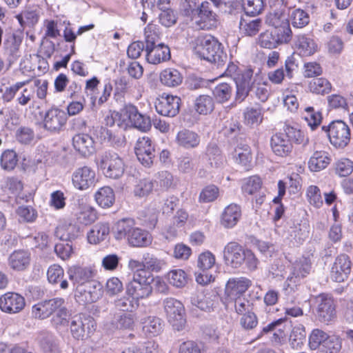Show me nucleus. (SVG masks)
<instances>
[{
	"label": "nucleus",
	"mask_w": 353,
	"mask_h": 353,
	"mask_svg": "<svg viewBox=\"0 0 353 353\" xmlns=\"http://www.w3.org/2000/svg\"><path fill=\"white\" fill-rule=\"evenodd\" d=\"M309 88L313 93L325 94L331 91L332 85L325 78H315L310 82Z\"/></svg>",
	"instance_id": "obj_55"
},
{
	"label": "nucleus",
	"mask_w": 353,
	"mask_h": 353,
	"mask_svg": "<svg viewBox=\"0 0 353 353\" xmlns=\"http://www.w3.org/2000/svg\"><path fill=\"white\" fill-rule=\"evenodd\" d=\"M160 81L165 86L174 88L182 83L183 76L174 68H166L160 73Z\"/></svg>",
	"instance_id": "obj_41"
},
{
	"label": "nucleus",
	"mask_w": 353,
	"mask_h": 353,
	"mask_svg": "<svg viewBox=\"0 0 353 353\" xmlns=\"http://www.w3.org/2000/svg\"><path fill=\"white\" fill-rule=\"evenodd\" d=\"M332 159L328 152L323 150L314 152L308 161V168L312 172H319L326 168Z\"/></svg>",
	"instance_id": "obj_36"
},
{
	"label": "nucleus",
	"mask_w": 353,
	"mask_h": 353,
	"mask_svg": "<svg viewBox=\"0 0 353 353\" xmlns=\"http://www.w3.org/2000/svg\"><path fill=\"white\" fill-rule=\"evenodd\" d=\"M270 145L273 152L279 157H286L290 154L292 145L286 135L275 134L271 138Z\"/></svg>",
	"instance_id": "obj_33"
},
{
	"label": "nucleus",
	"mask_w": 353,
	"mask_h": 353,
	"mask_svg": "<svg viewBox=\"0 0 353 353\" xmlns=\"http://www.w3.org/2000/svg\"><path fill=\"white\" fill-rule=\"evenodd\" d=\"M274 37L279 45L288 43L292 39V32L288 22L275 28L273 30Z\"/></svg>",
	"instance_id": "obj_50"
},
{
	"label": "nucleus",
	"mask_w": 353,
	"mask_h": 353,
	"mask_svg": "<svg viewBox=\"0 0 353 353\" xmlns=\"http://www.w3.org/2000/svg\"><path fill=\"white\" fill-rule=\"evenodd\" d=\"M146 60L151 64H159L168 61L170 57V50L168 46L158 43L156 46L145 50Z\"/></svg>",
	"instance_id": "obj_31"
},
{
	"label": "nucleus",
	"mask_w": 353,
	"mask_h": 353,
	"mask_svg": "<svg viewBox=\"0 0 353 353\" xmlns=\"http://www.w3.org/2000/svg\"><path fill=\"white\" fill-rule=\"evenodd\" d=\"M64 304L65 299L60 297L42 301L32 307L31 314L35 319H46Z\"/></svg>",
	"instance_id": "obj_16"
},
{
	"label": "nucleus",
	"mask_w": 353,
	"mask_h": 353,
	"mask_svg": "<svg viewBox=\"0 0 353 353\" xmlns=\"http://www.w3.org/2000/svg\"><path fill=\"white\" fill-rule=\"evenodd\" d=\"M217 297L210 294H204L203 292H197L190 297L191 303L203 311H210L213 308Z\"/></svg>",
	"instance_id": "obj_38"
},
{
	"label": "nucleus",
	"mask_w": 353,
	"mask_h": 353,
	"mask_svg": "<svg viewBox=\"0 0 353 353\" xmlns=\"http://www.w3.org/2000/svg\"><path fill=\"white\" fill-rule=\"evenodd\" d=\"M341 340L335 336H329L319 350V353H339L341 349Z\"/></svg>",
	"instance_id": "obj_64"
},
{
	"label": "nucleus",
	"mask_w": 353,
	"mask_h": 353,
	"mask_svg": "<svg viewBox=\"0 0 353 353\" xmlns=\"http://www.w3.org/2000/svg\"><path fill=\"white\" fill-rule=\"evenodd\" d=\"M119 117V114H116ZM119 118L126 125H132L143 132L149 130L151 128V121L149 117L139 112L136 106L128 104L121 111Z\"/></svg>",
	"instance_id": "obj_9"
},
{
	"label": "nucleus",
	"mask_w": 353,
	"mask_h": 353,
	"mask_svg": "<svg viewBox=\"0 0 353 353\" xmlns=\"http://www.w3.org/2000/svg\"><path fill=\"white\" fill-rule=\"evenodd\" d=\"M141 274H134L132 279L126 286L127 294L132 296V299H139L148 297L152 292L151 282L153 278L148 272H141Z\"/></svg>",
	"instance_id": "obj_5"
},
{
	"label": "nucleus",
	"mask_w": 353,
	"mask_h": 353,
	"mask_svg": "<svg viewBox=\"0 0 353 353\" xmlns=\"http://www.w3.org/2000/svg\"><path fill=\"white\" fill-rule=\"evenodd\" d=\"M163 306L168 321L175 330H181L186 323L183 303L174 298L168 297L164 299Z\"/></svg>",
	"instance_id": "obj_10"
},
{
	"label": "nucleus",
	"mask_w": 353,
	"mask_h": 353,
	"mask_svg": "<svg viewBox=\"0 0 353 353\" xmlns=\"http://www.w3.org/2000/svg\"><path fill=\"white\" fill-rule=\"evenodd\" d=\"M336 174L341 177L349 176L353 172V162L347 158L337 161L334 165Z\"/></svg>",
	"instance_id": "obj_62"
},
{
	"label": "nucleus",
	"mask_w": 353,
	"mask_h": 353,
	"mask_svg": "<svg viewBox=\"0 0 353 353\" xmlns=\"http://www.w3.org/2000/svg\"><path fill=\"white\" fill-rule=\"evenodd\" d=\"M294 46L298 53L302 57L314 54L318 48L314 40L307 34H299L294 36Z\"/></svg>",
	"instance_id": "obj_27"
},
{
	"label": "nucleus",
	"mask_w": 353,
	"mask_h": 353,
	"mask_svg": "<svg viewBox=\"0 0 353 353\" xmlns=\"http://www.w3.org/2000/svg\"><path fill=\"white\" fill-rule=\"evenodd\" d=\"M214 108V102L212 97L202 94L194 101V110L200 114L206 115L211 113Z\"/></svg>",
	"instance_id": "obj_47"
},
{
	"label": "nucleus",
	"mask_w": 353,
	"mask_h": 353,
	"mask_svg": "<svg viewBox=\"0 0 353 353\" xmlns=\"http://www.w3.org/2000/svg\"><path fill=\"white\" fill-rule=\"evenodd\" d=\"M216 14L214 12L208 1L202 2L192 19L201 29H210L216 25Z\"/></svg>",
	"instance_id": "obj_23"
},
{
	"label": "nucleus",
	"mask_w": 353,
	"mask_h": 353,
	"mask_svg": "<svg viewBox=\"0 0 353 353\" xmlns=\"http://www.w3.org/2000/svg\"><path fill=\"white\" fill-rule=\"evenodd\" d=\"M154 183L152 180L148 179H142L139 180L134 185L133 194L136 197H147L152 193Z\"/></svg>",
	"instance_id": "obj_49"
},
{
	"label": "nucleus",
	"mask_w": 353,
	"mask_h": 353,
	"mask_svg": "<svg viewBox=\"0 0 353 353\" xmlns=\"http://www.w3.org/2000/svg\"><path fill=\"white\" fill-rule=\"evenodd\" d=\"M97 219V211L90 206H84L77 214V221L83 225H88Z\"/></svg>",
	"instance_id": "obj_54"
},
{
	"label": "nucleus",
	"mask_w": 353,
	"mask_h": 353,
	"mask_svg": "<svg viewBox=\"0 0 353 353\" xmlns=\"http://www.w3.org/2000/svg\"><path fill=\"white\" fill-rule=\"evenodd\" d=\"M100 168L106 177L118 179L125 172L123 159L116 152H105L101 158Z\"/></svg>",
	"instance_id": "obj_8"
},
{
	"label": "nucleus",
	"mask_w": 353,
	"mask_h": 353,
	"mask_svg": "<svg viewBox=\"0 0 353 353\" xmlns=\"http://www.w3.org/2000/svg\"><path fill=\"white\" fill-rule=\"evenodd\" d=\"M134 150L138 160L142 165L150 167L153 163L155 157L154 148L149 137L139 138L136 143Z\"/></svg>",
	"instance_id": "obj_21"
},
{
	"label": "nucleus",
	"mask_w": 353,
	"mask_h": 353,
	"mask_svg": "<svg viewBox=\"0 0 353 353\" xmlns=\"http://www.w3.org/2000/svg\"><path fill=\"white\" fill-rule=\"evenodd\" d=\"M54 314L52 318V323L54 327L57 330H60L61 329L67 327L70 325V312L68 310L64 305H61V306L57 308V311H55Z\"/></svg>",
	"instance_id": "obj_44"
},
{
	"label": "nucleus",
	"mask_w": 353,
	"mask_h": 353,
	"mask_svg": "<svg viewBox=\"0 0 353 353\" xmlns=\"http://www.w3.org/2000/svg\"><path fill=\"white\" fill-rule=\"evenodd\" d=\"M40 345L43 353H61L59 339L52 333L43 332L40 334Z\"/></svg>",
	"instance_id": "obj_37"
},
{
	"label": "nucleus",
	"mask_w": 353,
	"mask_h": 353,
	"mask_svg": "<svg viewBox=\"0 0 353 353\" xmlns=\"http://www.w3.org/2000/svg\"><path fill=\"white\" fill-rule=\"evenodd\" d=\"M196 52L201 59L216 63L218 66L221 65L227 59L221 43L211 35L199 37L197 39Z\"/></svg>",
	"instance_id": "obj_3"
},
{
	"label": "nucleus",
	"mask_w": 353,
	"mask_h": 353,
	"mask_svg": "<svg viewBox=\"0 0 353 353\" xmlns=\"http://www.w3.org/2000/svg\"><path fill=\"white\" fill-rule=\"evenodd\" d=\"M97 182L95 171L90 166L77 168L72 174V183L77 190H89L94 187Z\"/></svg>",
	"instance_id": "obj_12"
},
{
	"label": "nucleus",
	"mask_w": 353,
	"mask_h": 353,
	"mask_svg": "<svg viewBox=\"0 0 353 353\" xmlns=\"http://www.w3.org/2000/svg\"><path fill=\"white\" fill-rule=\"evenodd\" d=\"M311 265L310 259L305 256H302L293 263L290 274L283 284V291L288 301L294 302V293L298 290L301 280L310 274Z\"/></svg>",
	"instance_id": "obj_2"
},
{
	"label": "nucleus",
	"mask_w": 353,
	"mask_h": 353,
	"mask_svg": "<svg viewBox=\"0 0 353 353\" xmlns=\"http://www.w3.org/2000/svg\"><path fill=\"white\" fill-rule=\"evenodd\" d=\"M3 36L4 53L8 57L9 61L12 62L19 57V48L23 41V32L2 23L0 24V46Z\"/></svg>",
	"instance_id": "obj_4"
},
{
	"label": "nucleus",
	"mask_w": 353,
	"mask_h": 353,
	"mask_svg": "<svg viewBox=\"0 0 353 353\" xmlns=\"http://www.w3.org/2000/svg\"><path fill=\"white\" fill-rule=\"evenodd\" d=\"M316 316L321 322L327 323L336 316L334 299L327 294H320L316 298Z\"/></svg>",
	"instance_id": "obj_17"
},
{
	"label": "nucleus",
	"mask_w": 353,
	"mask_h": 353,
	"mask_svg": "<svg viewBox=\"0 0 353 353\" xmlns=\"http://www.w3.org/2000/svg\"><path fill=\"white\" fill-rule=\"evenodd\" d=\"M67 273L70 280L76 287L96 283L91 281L94 277V273L89 268L72 266L68 270Z\"/></svg>",
	"instance_id": "obj_25"
},
{
	"label": "nucleus",
	"mask_w": 353,
	"mask_h": 353,
	"mask_svg": "<svg viewBox=\"0 0 353 353\" xmlns=\"http://www.w3.org/2000/svg\"><path fill=\"white\" fill-rule=\"evenodd\" d=\"M205 156L210 168H219L223 165L224 157L215 143H210L208 144Z\"/></svg>",
	"instance_id": "obj_43"
},
{
	"label": "nucleus",
	"mask_w": 353,
	"mask_h": 353,
	"mask_svg": "<svg viewBox=\"0 0 353 353\" xmlns=\"http://www.w3.org/2000/svg\"><path fill=\"white\" fill-rule=\"evenodd\" d=\"M224 303L228 308L234 307L235 312L239 315L254 310L253 301L246 296H242L234 300L224 302Z\"/></svg>",
	"instance_id": "obj_39"
},
{
	"label": "nucleus",
	"mask_w": 353,
	"mask_h": 353,
	"mask_svg": "<svg viewBox=\"0 0 353 353\" xmlns=\"http://www.w3.org/2000/svg\"><path fill=\"white\" fill-rule=\"evenodd\" d=\"M200 141V136L196 132L187 129L179 131L176 137V143L188 150L198 147Z\"/></svg>",
	"instance_id": "obj_35"
},
{
	"label": "nucleus",
	"mask_w": 353,
	"mask_h": 353,
	"mask_svg": "<svg viewBox=\"0 0 353 353\" xmlns=\"http://www.w3.org/2000/svg\"><path fill=\"white\" fill-rule=\"evenodd\" d=\"M181 99L177 96L162 95L155 104L157 112L165 117L176 116L180 109Z\"/></svg>",
	"instance_id": "obj_22"
},
{
	"label": "nucleus",
	"mask_w": 353,
	"mask_h": 353,
	"mask_svg": "<svg viewBox=\"0 0 353 353\" xmlns=\"http://www.w3.org/2000/svg\"><path fill=\"white\" fill-rule=\"evenodd\" d=\"M80 233V225L70 219L63 221L57 227L55 230L56 236L65 241H70L77 239Z\"/></svg>",
	"instance_id": "obj_26"
},
{
	"label": "nucleus",
	"mask_w": 353,
	"mask_h": 353,
	"mask_svg": "<svg viewBox=\"0 0 353 353\" xmlns=\"http://www.w3.org/2000/svg\"><path fill=\"white\" fill-rule=\"evenodd\" d=\"M252 92L262 102L266 101L270 95L268 85L262 82L258 76L253 77Z\"/></svg>",
	"instance_id": "obj_53"
},
{
	"label": "nucleus",
	"mask_w": 353,
	"mask_h": 353,
	"mask_svg": "<svg viewBox=\"0 0 353 353\" xmlns=\"http://www.w3.org/2000/svg\"><path fill=\"white\" fill-rule=\"evenodd\" d=\"M26 306L25 298L17 292H8L0 296V309L8 314H17Z\"/></svg>",
	"instance_id": "obj_18"
},
{
	"label": "nucleus",
	"mask_w": 353,
	"mask_h": 353,
	"mask_svg": "<svg viewBox=\"0 0 353 353\" xmlns=\"http://www.w3.org/2000/svg\"><path fill=\"white\" fill-rule=\"evenodd\" d=\"M219 194V190L216 185H207L200 192L199 201L200 203L213 202L217 199Z\"/></svg>",
	"instance_id": "obj_63"
},
{
	"label": "nucleus",
	"mask_w": 353,
	"mask_h": 353,
	"mask_svg": "<svg viewBox=\"0 0 353 353\" xmlns=\"http://www.w3.org/2000/svg\"><path fill=\"white\" fill-rule=\"evenodd\" d=\"M234 158L236 163L247 168L252 161L250 148L247 144H239L234 150Z\"/></svg>",
	"instance_id": "obj_46"
},
{
	"label": "nucleus",
	"mask_w": 353,
	"mask_h": 353,
	"mask_svg": "<svg viewBox=\"0 0 353 353\" xmlns=\"http://www.w3.org/2000/svg\"><path fill=\"white\" fill-rule=\"evenodd\" d=\"M253 79V71L252 70H246L237 78H235V83L236 87V101L239 102L243 101L248 96L250 92H252Z\"/></svg>",
	"instance_id": "obj_24"
},
{
	"label": "nucleus",
	"mask_w": 353,
	"mask_h": 353,
	"mask_svg": "<svg viewBox=\"0 0 353 353\" xmlns=\"http://www.w3.org/2000/svg\"><path fill=\"white\" fill-rule=\"evenodd\" d=\"M72 145L75 150L83 157H88L95 151L94 141L91 136L79 133L72 138Z\"/></svg>",
	"instance_id": "obj_30"
},
{
	"label": "nucleus",
	"mask_w": 353,
	"mask_h": 353,
	"mask_svg": "<svg viewBox=\"0 0 353 353\" xmlns=\"http://www.w3.org/2000/svg\"><path fill=\"white\" fill-rule=\"evenodd\" d=\"M23 29L26 27H33L39 20V15L35 10H26L16 16Z\"/></svg>",
	"instance_id": "obj_51"
},
{
	"label": "nucleus",
	"mask_w": 353,
	"mask_h": 353,
	"mask_svg": "<svg viewBox=\"0 0 353 353\" xmlns=\"http://www.w3.org/2000/svg\"><path fill=\"white\" fill-rule=\"evenodd\" d=\"M352 272V261L345 254L339 255L331 268L330 278L332 281L341 283L349 277Z\"/></svg>",
	"instance_id": "obj_15"
},
{
	"label": "nucleus",
	"mask_w": 353,
	"mask_h": 353,
	"mask_svg": "<svg viewBox=\"0 0 353 353\" xmlns=\"http://www.w3.org/2000/svg\"><path fill=\"white\" fill-rule=\"evenodd\" d=\"M245 123L250 125H258L263 121V111L259 107L248 108L244 112Z\"/></svg>",
	"instance_id": "obj_59"
},
{
	"label": "nucleus",
	"mask_w": 353,
	"mask_h": 353,
	"mask_svg": "<svg viewBox=\"0 0 353 353\" xmlns=\"http://www.w3.org/2000/svg\"><path fill=\"white\" fill-rule=\"evenodd\" d=\"M143 259L145 270H148L152 272H159L166 266V263L164 260L159 259L152 254H145L143 255Z\"/></svg>",
	"instance_id": "obj_52"
},
{
	"label": "nucleus",
	"mask_w": 353,
	"mask_h": 353,
	"mask_svg": "<svg viewBox=\"0 0 353 353\" xmlns=\"http://www.w3.org/2000/svg\"><path fill=\"white\" fill-rule=\"evenodd\" d=\"M252 285V281L245 277L230 279L225 288L224 302L245 296V293Z\"/></svg>",
	"instance_id": "obj_19"
},
{
	"label": "nucleus",
	"mask_w": 353,
	"mask_h": 353,
	"mask_svg": "<svg viewBox=\"0 0 353 353\" xmlns=\"http://www.w3.org/2000/svg\"><path fill=\"white\" fill-rule=\"evenodd\" d=\"M306 332L303 325L294 327L290 336V343L292 348L299 349L303 345Z\"/></svg>",
	"instance_id": "obj_56"
},
{
	"label": "nucleus",
	"mask_w": 353,
	"mask_h": 353,
	"mask_svg": "<svg viewBox=\"0 0 353 353\" xmlns=\"http://www.w3.org/2000/svg\"><path fill=\"white\" fill-rule=\"evenodd\" d=\"M114 193L113 190L108 186L100 188L95 194L97 203L102 208H109L114 202Z\"/></svg>",
	"instance_id": "obj_48"
},
{
	"label": "nucleus",
	"mask_w": 353,
	"mask_h": 353,
	"mask_svg": "<svg viewBox=\"0 0 353 353\" xmlns=\"http://www.w3.org/2000/svg\"><path fill=\"white\" fill-rule=\"evenodd\" d=\"M250 15L241 17L239 28L240 33L246 37H254L256 35L262 28V20L259 18L252 19Z\"/></svg>",
	"instance_id": "obj_34"
},
{
	"label": "nucleus",
	"mask_w": 353,
	"mask_h": 353,
	"mask_svg": "<svg viewBox=\"0 0 353 353\" xmlns=\"http://www.w3.org/2000/svg\"><path fill=\"white\" fill-rule=\"evenodd\" d=\"M285 237L293 244H301L309 235V224L306 221L296 220L287 223Z\"/></svg>",
	"instance_id": "obj_14"
},
{
	"label": "nucleus",
	"mask_w": 353,
	"mask_h": 353,
	"mask_svg": "<svg viewBox=\"0 0 353 353\" xmlns=\"http://www.w3.org/2000/svg\"><path fill=\"white\" fill-rule=\"evenodd\" d=\"M69 326L70 334L76 340L87 339L96 330L94 319L85 314L75 315L72 317Z\"/></svg>",
	"instance_id": "obj_7"
},
{
	"label": "nucleus",
	"mask_w": 353,
	"mask_h": 353,
	"mask_svg": "<svg viewBox=\"0 0 353 353\" xmlns=\"http://www.w3.org/2000/svg\"><path fill=\"white\" fill-rule=\"evenodd\" d=\"M329 336L321 330L314 329L309 336V347L311 350H319Z\"/></svg>",
	"instance_id": "obj_57"
},
{
	"label": "nucleus",
	"mask_w": 353,
	"mask_h": 353,
	"mask_svg": "<svg viewBox=\"0 0 353 353\" xmlns=\"http://www.w3.org/2000/svg\"><path fill=\"white\" fill-rule=\"evenodd\" d=\"M265 0H243V9L248 15L255 16L261 12Z\"/></svg>",
	"instance_id": "obj_61"
},
{
	"label": "nucleus",
	"mask_w": 353,
	"mask_h": 353,
	"mask_svg": "<svg viewBox=\"0 0 353 353\" xmlns=\"http://www.w3.org/2000/svg\"><path fill=\"white\" fill-rule=\"evenodd\" d=\"M245 250L239 243L230 242L224 248V259L232 267L239 268L245 259Z\"/></svg>",
	"instance_id": "obj_29"
},
{
	"label": "nucleus",
	"mask_w": 353,
	"mask_h": 353,
	"mask_svg": "<svg viewBox=\"0 0 353 353\" xmlns=\"http://www.w3.org/2000/svg\"><path fill=\"white\" fill-rule=\"evenodd\" d=\"M109 233L108 223H98L88 233V240L90 243L97 244L106 239Z\"/></svg>",
	"instance_id": "obj_40"
},
{
	"label": "nucleus",
	"mask_w": 353,
	"mask_h": 353,
	"mask_svg": "<svg viewBox=\"0 0 353 353\" xmlns=\"http://www.w3.org/2000/svg\"><path fill=\"white\" fill-rule=\"evenodd\" d=\"M143 324V331L149 337L157 336L163 331V321L158 317L148 316Z\"/></svg>",
	"instance_id": "obj_45"
},
{
	"label": "nucleus",
	"mask_w": 353,
	"mask_h": 353,
	"mask_svg": "<svg viewBox=\"0 0 353 353\" xmlns=\"http://www.w3.org/2000/svg\"><path fill=\"white\" fill-rule=\"evenodd\" d=\"M67 120L68 115L64 110L52 108L43 116V128L51 133H59L64 128Z\"/></svg>",
	"instance_id": "obj_13"
},
{
	"label": "nucleus",
	"mask_w": 353,
	"mask_h": 353,
	"mask_svg": "<svg viewBox=\"0 0 353 353\" xmlns=\"http://www.w3.org/2000/svg\"><path fill=\"white\" fill-rule=\"evenodd\" d=\"M113 231L117 239H125L132 247H146L152 243V236L149 232L137 227L132 219L119 220L115 223Z\"/></svg>",
	"instance_id": "obj_1"
},
{
	"label": "nucleus",
	"mask_w": 353,
	"mask_h": 353,
	"mask_svg": "<svg viewBox=\"0 0 353 353\" xmlns=\"http://www.w3.org/2000/svg\"><path fill=\"white\" fill-rule=\"evenodd\" d=\"M102 295L99 283L87 284L76 287L75 299L81 305L96 302Z\"/></svg>",
	"instance_id": "obj_20"
},
{
	"label": "nucleus",
	"mask_w": 353,
	"mask_h": 353,
	"mask_svg": "<svg viewBox=\"0 0 353 353\" xmlns=\"http://www.w3.org/2000/svg\"><path fill=\"white\" fill-rule=\"evenodd\" d=\"M322 130L327 134L330 143L336 148H344L350 143V128L341 120L334 121L327 126L323 125Z\"/></svg>",
	"instance_id": "obj_6"
},
{
	"label": "nucleus",
	"mask_w": 353,
	"mask_h": 353,
	"mask_svg": "<svg viewBox=\"0 0 353 353\" xmlns=\"http://www.w3.org/2000/svg\"><path fill=\"white\" fill-rule=\"evenodd\" d=\"M64 270L57 264H53L48 268L47 277L49 283L56 285L60 283V288L65 290L68 288V282L63 279Z\"/></svg>",
	"instance_id": "obj_42"
},
{
	"label": "nucleus",
	"mask_w": 353,
	"mask_h": 353,
	"mask_svg": "<svg viewBox=\"0 0 353 353\" xmlns=\"http://www.w3.org/2000/svg\"><path fill=\"white\" fill-rule=\"evenodd\" d=\"M25 81L17 82L15 84L6 88L3 99L7 102L11 101L16 97V101L21 106L28 105L34 101V90L33 88H23Z\"/></svg>",
	"instance_id": "obj_11"
},
{
	"label": "nucleus",
	"mask_w": 353,
	"mask_h": 353,
	"mask_svg": "<svg viewBox=\"0 0 353 353\" xmlns=\"http://www.w3.org/2000/svg\"><path fill=\"white\" fill-rule=\"evenodd\" d=\"M18 162V156L13 150H8L1 157V166L5 170H12Z\"/></svg>",
	"instance_id": "obj_58"
},
{
	"label": "nucleus",
	"mask_w": 353,
	"mask_h": 353,
	"mask_svg": "<svg viewBox=\"0 0 353 353\" xmlns=\"http://www.w3.org/2000/svg\"><path fill=\"white\" fill-rule=\"evenodd\" d=\"M30 259V254L28 251L24 250H14L8 257V265L14 271H24L28 268Z\"/></svg>",
	"instance_id": "obj_28"
},
{
	"label": "nucleus",
	"mask_w": 353,
	"mask_h": 353,
	"mask_svg": "<svg viewBox=\"0 0 353 353\" xmlns=\"http://www.w3.org/2000/svg\"><path fill=\"white\" fill-rule=\"evenodd\" d=\"M241 216V207L232 203L225 207L221 215L220 223L225 228H232L239 222Z\"/></svg>",
	"instance_id": "obj_32"
},
{
	"label": "nucleus",
	"mask_w": 353,
	"mask_h": 353,
	"mask_svg": "<svg viewBox=\"0 0 353 353\" xmlns=\"http://www.w3.org/2000/svg\"><path fill=\"white\" fill-rule=\"evenodd\" d=\"M213 93L218 103H225L230 99L232 88L228 83H220L215 87Z\"/></svg>",
	"instance_id": "obj_60"
}]
</instances>
